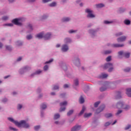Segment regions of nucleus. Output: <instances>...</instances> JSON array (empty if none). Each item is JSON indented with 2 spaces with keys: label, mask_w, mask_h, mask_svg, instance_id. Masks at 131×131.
<instances>
[{
  "label": "nucleus",
  "mask_w": 131,
  "mask_h": 131,
  "mask_svg": "<svg viewBox=\"0 0 131 131\" xmlns=\"http://www.w3.org/2000/svg\"><path fill=\"white\" fill-rule=\"evenodd\" d=\"M8 120H9V121H11V122L15 123V125H17L18 127H24L25 128H29V124H28V123H27L26 121L25 120H21L20 121V122H18L17 121L14 120V119L12 118H8Z\"/></svg>",
  "instance_id": "obj_1"
},
{
  "label": "nucleus",
  "mask_w": 131,
  "mask_h": 131,
  "mask_svg": "<svg viewBox=\"0 0 131 131\" xmlns=\"http://www.w3.org/2000/svg\"><path fill=\"white\" fill-rule=\"evenodd\" d=\"M107 68H109L108 72H111L113 70V64H112V63L105 64L103 67V69H107Z\"/></svg>",
  "instance_id": "obj_2"
},
{
  "label": "nucleus",
  "mask_w": 131,
  "mask_h": 131,
  "mask_svg": "<svg viewBox=\"0 0 131 131\" xmlns=\"http://www.w3.org/2000/svg\"><path fill=\"white\" fill-rule=\"evenodd\" d=\"M85 12L88 13V15L87 17H88L89 18H95V15L93 14V11L91 10V9H86L85 10Z\"/></svg>",
  "instance_id": "obj_3"
},
{
  "label": "nucleus",
  "mask_w": 131,
  "mask_h": 131,
  "mask_svg": "<svg viewBox=\"0 0 131 131\" xmlns=\"http://www.w3.org/2000/svg\"><path fill=\"white\" fill-rule=\"evenodd\" d=\"M104 109H105V105L102 104L96 110V114H99V113L102 112Z\"/></svg>",
  "instance_id": "obj_4"
},
{
  "label": "nucleus",
  "mask_w": 131,
  "mask_h": 131,
  "mask_svg": "<svg viewBox=\"0 0 131 131\" xmlns=\"http://www.w3.org/2000/svg\"><path fill=\"white\" fill-rule=\"evenodd\" d=\"M119 55L121 56V55H124V57L126 58H129L130 53H123V51H120L118 52Z\"/></svg>",
  "instance_id": "obj_5"
},
{
  "label": "nucleus",
  "mask_w": 131,
  "mask_h": 131,
  "mask_svg": "<svg viewBox=\"0 0 131 131\" xmlns=\"http://www.w3.org/2000/svg\"><path fill=\"white\" fill-rule=\"evenodd\" d=\"M126 39V37L125 36H123L121 37H119L117 39L118 42H122V41H125Z\"/></svg>",
  "instance_id": "obj_6"
},
{
  "label": "nucleus",
  "mask_w": 131,
  "mask_h": 131,
  "mask_svg": "<svg viewBox=\"0 0 131 131\" xmlns=\"http://www.w3.org/2000/svg\"><path fill=\"white\" fill-rule=\"evenodd\" d=\"M124 105V104H123V102H118L117 104V108H118V109H123Z\"/></svg>",
  "instance_id": "obj_7"
},
{
  "label": "nucleus",
  "mask_w": 131,
  "mask_h": 131,
  "mask_svg": "<svg viewBox=\"0 0 131 131\" xmlns=\"http://www.w3.org/2000/svg\"><path fill=\"white\" fill-rule=\"evenodd\" d=\"M12 22L15 25H21V23H19V20L17 18L13 19Z\"/></svg>",
  "instance_id": "obj_8"
},
{
  "label": "nucleus",
  "mask_w": 131,
  "mask_h": 131,
  "mask_svg": "<svg viewBox=\"0 0 131 131\" xmlns=\"http://www.w3.org/2000/svg\"><path fill=\"white\" fill-rule=\"evenodd\" d=\"M69 48L68 46L66 45H63L62 47L61 48V51H62V52H67L69 50Z\"/></svg>",
  "instance_id": "obj_9"
},
{
  "label": "nucleus",
  "mask_w": 131,
  "mask_h": 131,
  "mask_svg": "<svg viewBox=\"0 0 131 131\" xmlns=\"http://www.w3.org/2000/svg\"><path fill=\"white\" fill-rule=\"evenodd\" d=\"M81 127L80 126H79V125L75 126H74V127L72 128L71 130H72V131L79 130V129H80Z\"/></svg>",
  "instance_id": "obj_10"
},
{
  "label": "nucleus",
  "mask_w": 131,
  "mask_h": 131,
  "mask_svg": "<svg viewBox=\"0 0 131 131\" xmlns=\"http://www.w3.org/2000/svg\"><path fill=\"white\" fill-rule=\"evenodd\" d=\"M124 45L123 44H118V43H116V44H113L112 46L113 48H121L123 47Z\"/></svg>",
  "instance_id": "obj_11"
},
{
  "label": "nucleus",
  "mask_w": 131,
  "mask_h": 131,
  "mask_svg": "<svg viewBox=\"0 0 131 131\" xmlns=\"http://www.w3.org/2000/svg\"><path fill=\"white\" fill-rule=\"evenodd\" d=\"M126 94L128 97H131V88H128L126 90Z\"/></svg>",
  "instance_id": "obj_12"
},
{
  "label": "nucleus",
  "mask_w": 131,
  "mask_h": 131,
  "mask_svg": "<svg viewBox=\"0 0 131 131\" xmlns=\"http://www.w3.org/2000/svg\"><path fill=\"white\" fill-rule=\"evenodd\" d=\"M51 33H48L47 34H46L43 37L45 38V39H49L51 38Z\"/></svg>",
  "instance_id": "obj_13"
},
{
  "label": "nucleus",
  "mask_w": 131,
  "mask_h": 131,
  "mask_svg": "<svg viewBox=\"0 0 131 131\" xmlns=\"http://www.w3.org/2000/svg\"><path fill=\"white\" fill-rule=\"evenodd\" d=\"M108 89V87L107 86H103V87H101L100 88V92H105Z\"/></svg>",
  "instance_id": "obj_14"
},
{
  "label": "nucleus",
  "mask_w": 131,
  "mask_h": 131,
  "mask_svg": "<svg viewBox=\"0 0 131 131\" xmlns=\"http://www.w3.org/2000/svg\"><path fill=\"white\" fill-rule=\"evenodd\" d=\"M85 111V107L84 106H82V110L81 111V112H80V113L79 114V115H82V114H83V113H84V111Z\"/></svg>",
  "instance_id": "obj_15"
},
{
  "label": "nucleus",
  "mask_w": 131,
  "mask_h": 131,
  "mask_svg": "<svg viewBox=\"0 0 131 131\" xmlns=\"http://www.w3.org/2000/svg\"><path fill=\"white\" fill-rule=\"evenodd\" d=\"M36 37L37 38H39V39L42 38V37H43V33H39V34H37L36 35Z\"/></svg>",
  "instance_id": "obj_16"
},
{
  "label": "nucleus",
  "mask_w": 131,
  "mask_h": 131,
  "mask_svg": "<svg viewBox=\"0 0 131 131\" xmlns=\"http://www.w3.org/2000/svg\"><path fill=\"white\" fill-rule=\"evenodd\" d=\"M92 113H85L84 115V118H88V117H90V116H92Z\"/></svg>",
  "instance_id": "obj_17"
},
{
  "label": "nucleus",
  "mask_w": 131,
  "mask_h": 131,
  "mask_svg": "<svg viewBox=\"0 0 131 131\" xmlns=\"http://www.w3.org/2000/svg\"><path fill=\"white\" fill-rule=\"evenodd\" d=\"M104 5L103 4H96V7L98 9H99L100 8H103V7H104Z\"/></svg>",
  "instance_id": "obj_18"
},
{
  "label": "nucleus",
  "mask_w": 131,
  "mask_h": 131,
  "mask_svg": "<svg viewBox=\"0 0 131 131\" xmlns=\"http://www.w3.org/2000/svg\"><path fill=\"white\" fill-rule=\"evenodd\" d=\"M106 77H108L107 74H102L101 76H100V78H106Z\"/></svg>",
  "instance_id": "obj_19"
},
{
  "label": "nucleus",
  "mask_w": 131,
  "mask_h": 131,
  "mask_svg": "<svg viewBox=\"0 0 131 131\" xmlns=\"http://www.w3.org/2000/svg\"><path fill=\"white\" fill-rule=\"evenodd\" d=\"M70 20V18L69 17H64L62 18V22H68V21Z\"/></svg>",
  "instance_id": "obj_20"
},
{
  "label": "nucleus",
  "mask_w": 131,
  "mask_h": 131,
  "mask_svg": "<svg viewBox=\"0 0 131 131\" xmlns=\"http://www.w3.org/2000/svg\"><path fill=\"white\" fill-rule=\"evenodd\" d=\"M113 115L111 113L106 114L105 115V117L106 118H110V117H112Z\"/></svg>",
  "instance_id": "obj_21"
},
{
  "label": "nucleus",
  "mask_w": 131,
  "mask_h": 131,
  "mask_svg": "<svg viewBox=\"0 0 131 131\" xmlns=\"http://www.w3.org/2000/svg\"><path fill=\"white\" fill-rule=\"evenodd\" d=\"M79 102L80 104H83V103H84V99L82 96H81L79 99Z\"/></svg>",
  "instance_id": "obj_22"
},
{
  "label": "nucleus",
  "mask_w": 131,
  "mask_h": 131,
  "mask_svg": "<svg viewBox=\"0 0 131 131\" xmlns=\"http://www.w3.org/2000/svg\"><path fill=\"white\" fill-rule=\"evenodd\" d=\"M68 104L67 101H64L60 103V106L62 107V106H66Z\"/></svg>",
  "instance_id": "obj_23"
},
{
  "label": "nucleus",
  "mask_w": 131,
  "mask_h": 131,
  "mask_svg": "<svg viewBox=\"0 0 131 131\" xmlns=\"http://www.w3.org/2000/svg\"><path fill=\"white\" fill-rule=\"evenodd\" d=\"M129 108H130V106H129V105H124V106L123 107V109H124L125 110H128V109H129Z\"/></svg>",
  "instance_id": "obj_24"
},
{
  "label": "nucleus",
  "mask_w": 131,
  "mask_h": 131,
  "mask_svg": "<svg viewBox=\"0 0 131 131\" xmlns=\"http://www.w3.org/2000/svg\"><path fill=\"white\" fill-rule=\"evenodd\" d=\"M58 118H60V114H56L54 115V119L56 120V119H58Z\"/></svg>",
  "instance_id": "obj_25"
},
{
  "label": "nucleus",
  "mask_w": 131,
  "mask_h": 131,
  "mask_svg": "<svg viewBox=\"0 0 131 131\" xmlns=\"http://www.w3.org/2000/svg\"><path fill=\"white\" fill-rule=\"evenodd\" d=\"M74 63L75 64V65H76L77 66H78V65H79V64H80V63L79 62V59H77L76 60H75L74 61Z\"/></svg>",
  "instance_id": "obj_26"
},
{
  "label": "nucleus",
  "mask_w": 131,
  "mask_h": 131,
  "mask_svg": "<svg viewBox=\"0 0 131 131\" xmlns=\"http://www.w3.org/2000/svg\"><path fill=\"white\" fill-rule=\"evenodd\" d=\"M71 41V40L69 38H67L64 39V42L66 43H68V42H70Z\"/></svg>",
  "instance_id": "obj_27"
},
{
  "label": "nucleus",
  "mask_w": 131,
  "mask_h": 131,
  "mask_svg": "<svg viewBox=\"0 0 131 131\" xmlns=\"http://www.w3.org/2000/svg\"><path fill=\"white\" fill-rule=\"evenodd\" d=\"M57 5V3L56 2H53L52 3H51L49 4L50 7H56Z\"/></svg>",
  "instance_id": "obj_28"
},
{
  "label": "nucleus",
  "mask_w": 131,
  "mask_h": 131,
  "mask_svg": "<svg viewBox=\"0 0 131 131\" xmlns=\"http://www.w3.org/2000/svg\"><path fill=\"white\" fill-rule=\"evenodd\" d=\"M100 101H97V102H95L94 103V107L95 108H97V107H98L99 106V105L100 104Z\"/></svg>",
  "instance_id": "obj_29"
},
{
  "label": "nucleus",
  "mask_w": 131,
  "mask_h": 131,
  "mask_svg": "<svg viewBox=\"0 0 131 131\" xmlns=\"http://www.w3.org/2000/svg\"><path fill=\"white\" fill-rule=\"evenodd\" d=\"M41 108L42 110L46 109V108H47V104L45 103H42V105H41Z\"/></svg>",
  "instance_id": "obj_30"
},
{
  "label": "nucleus",
  "mask_w": 131,
  "mask_h": 131,
  "mask_svg": "<svg viewBox=\"0 0 131 131\" xmlns=\"http://www.w3.org/2000/svg\"><path fill=\"white\" fill-rule=\"evenodd\" d=\"M124 23L126 24V25H129V24H130V21L127 19L124 20Z\"/></svg>",
  "instance_id": "obj_31"
},
{
  "label": "nucleus",
  "mask_w": 131,
  "mask_h": 131,
  "mask_svg": "<svg viewBox=\"0 0 131 131\" xmlns=\"http://www.w3.org/2000/svg\"><path fill=\"white\" fill-rule=\"evenodd\" d=\"M74 111L73 110H70L68 113H67V115L68 116H70V115H71V114H72L73 113Z\"/></svg>",
  "instance_id": "obj_32"
},
{
  "label": "nucleus",
  "mask_w": 131,
  "mask_h": 131,
  "mask_svg": "<svg viewBox=\"0 0 131 131\" xmlns=\"http://www.w3.org/2000/svg\"><path fill=\"white\" fill-rule=\"evenodd\" d=\"M120 98H121V93H120V92H118V94H117L116 98L117 99H120Z\"/></svg>",
  "instance_id": "obj_33"
},
{
  "label": "nucleus",
  "mask_w": 131,
  "mask_h": 131,
  "mask_svg": "<svg viewBox=\"0 0 131 131\" xmlns=\"http://www.w3.org/2000/svg\"><path fill=\"white\" fill-rule=\"evenodd\" d=\"M111 50H107L104 52L105 55H108L109 54H111Z\"/></svg>",
  "instance_id": "obj_34"
},
{
  "label": "nucleus",
  "mask_w": 131,
  "mask_h": 131,
  "mask_svg": "<svg viewBox=\"0 0 131 131\" xmlns=\"http://www.w3.org/2000/svg\"><path fill=\"white\" fill-rule=\"evenodd\" d=\"M104 24H111V23H113V21H108V20H105V21H104Z\"/></svg>",
  "instance_id": "obj_35"
},
{
  "label": "nucleus",
  "mask_w": 131,
  "mask_h": 131,
  "mask_svg": "<svg viewBox=\"0 0 131 131\" xmlns=\"http://www.w3.org/2000/svg\"><path fill=\"white\" fill-rule=\"evenodd\" d=\"M106 62H110L111 61V56H108L106 59Z\"/></svg>",
  "instance_id": "obj_36"
},
{
  "label": "nucleus",
  "mask_w": 131,
  "mask_h": 131,
  "mask_svg": "<svg viewBox=\"0 0 131 131\" xmlns=\"http://www.w3.org/2000/svg\"><path fill=\"white\" fill-rule=\"evenodd\" d=\"M74 83L76 86H77L78 85V79H75L74 81Z\"/></svg>",
  "instance_id": "obj_37"
},
{
  "label": "nucleus",
  "mask_w": 131,
  "mask_h": 131,
  "mask_svg": "<svg viewBox=\"0 0 131 131\" xmlns=\"http://www.w3.org/2000/svg\"><path fill=\"white\" fill-rule=\"evenodd\" d=\"M122 34H123V33L121 32H119L117 34H116V36H120V35H122Z\"/></svg>",
  "instance_id": "obj_38"
},
{
  "label": "nucleus",
  "mask_w": 131,
  "mask_h": 131,
  "mask_svg": "<svg viewBox=\"0 0 131 131\" xmlns=\"http://www.w3.org/2000/svg\"><path fill=\"white\" fill-rule=\"evenodd\" d=\"M48 69H49V66H48V65L45 66V67H43V70H45V71H47Z\"/></svg>",
  "instance_id": "obj_39"
},
{
  "label": "nucleus",
  "mask_w": 131,
  "mask_h": 131,
  "mask_svg": "<svg viewBox=\"0 0 131 131\" xmlns=\"http://www.w3.org/2000/svg\"><path fill=\"white\" fill-rule=\"evenodd\" d=\"M40 128V126L37 125L34 127V129L35 130H38V129H39Z\"/></svg>",
  "instance_id": "obj_40"
},
{
  "label": "nucleus",
  "mask_w": 131,
  "mask_h": 131,
  "mask_svg": "<svg viewBox=\"0 0 131 131\" xmlns=\"http://www.w3.org/2000/svg\"><path fill=\"white\" fill-rule=\"evenodd\" d=\"M53 61H54V60L53 59H51L49 61H46L45 62V64H49V63H52V62H53Z\"/></svg>",
  "instance_id": "obj_41"
},
{
  "label": "nucleus",
  "mask_w": 131,
  "mask_h": 131,
  "mask_svg": "<svg viewBox=\"0 0 131 131\" xmlns=\"http://www.w3.org/2000/svg\"><path fill=\"white\" fill-rule=\"evenodd\" d=\"M124 71H125V72H129V71H130V68H127V69H124Z\"/></svg>",
  "instance_id": "obj_42"
},
{
  "label": "nucleus",
  "mask_w": 131,
  "mask_h": 131,
  "mask_svg": "<svg viewBox=\"0 0 131 131\" xmlns=\"http://www.w3.org/2000/svg\"><path fill=\"white\" fill-rule=\"evenodd\" d=\"M66 110V107H61L59 110V112H62V111H65Z\"/></svg>",
  "instance_id": "obj_43"
},
{
  "label": "nucleus",
  "mask_w": 131,
  "mask_h": 131,
  "mask_svg": "<svg viewBox=\"0 0 131 131\" xmlns=\"http://www.w3.org/2000/svg\"><path fill=\"white\" fill-rule=\"evenodd\" d=\"M8 19H9V17L8 16H3L2 17V20H8Z\"/></svg>",
  "instance_id": "obj_44"
},
{
  "label": "nucleus",
  "mask_w": 131,
  "mask_h": 131,
  "mask_svg": "<svg viewBox=\"0 0 131 131\" xmlns=\"http://www.w3.org/2000/svg\"><path fill=\"white\" fill-rule=\"evenodd\" d=\"M28 27L29 29H30V30H33L32 26L31 24H29L28 26Z\"/></svg>",
  "instance_id": "obj_45"
},
{
  "label": "nucleus",
  "mask_w": 131,
  "mask_h": 131,
  "mask_svg": "<svg viewBox=\"0 0 131 131\" xmlns=\"http://www.w3.org/2000/svg\"><path fill=\"white\" fill-rule=\"evenodd\" d=\"M53 90L54 91H55V90H59V86L55 85V86L53 87Z\"/></svg>",
  "instance_id": "obj_46"
},
{
  "label": "nucleus",
  "mask_w": 131,
  "mask_h": 131,
  "mask_svg": "<svg viewBox=\"0 0 131 131\" xmlns=\"http://www.w3.org/2000/svg\"><path fill=\"white\" fill-rule=\"evenodd\" d=\"M32 38V36L31 35H29L27 36V39H31Z\"/></svg>",
  "instance_id": "obj_47"
},
{
  "label": "nucleus",
  "mask_w": 131,
  "mask_h": 131,
  "mask_svg": "<svg viewBox=\"0 0 131 131\" xmlns=\"http://www.w3.org/2000/svg\"><path fill=\"white\" fill-rule=\"evenodd\" d=\"M6 50L11 51L12 50V47H11V46H6Z\"/></svg>",
  "instance_id": "obj_48"
},
{
  "label": "nucleus",
  "mask_w": 131,
  "mask_h": 131,
  "mask_svg": "<svg viewBox=\"0 0 131 131\" xmlns=\"http://www.w3.org/2000/svg\"><path fill=\"white\" fill-rule=\"evenodd\" d=\"M122 113V110H119L117 113L116 114V115H119V114H120V113Z\"/></svg>",
  "instance_id": "obj_49"
},
{
  "label": "nucleus",
  "mask_w": 131,
  "mask_h": 131,
  "mask_svg": "<svg viewBox=\"0 0 131 131\" xmlns=\"http://www.w3.org/2000/svg\"><path fill=\"white\" fill-rule=\"evenodd\" d=\"M10 130L17 131V129L13 128L12 127H9Z\"/></svg>",
  "instance_id": "obj_50"
},
{
  "label": "nucleus",
  "mask_w": 131,
  "mask_h": 131,
  "mask_svg": "<svg viewBox=\"0 0 131 131\" xmlns=\"http://www.w3.org/2000/svg\"><path fill=\"white\" fill-rule=\"evenodd\" d=\"M4 26H13V24H6L5 25H4Z\"/></svg>",
  "instance_id": "obj_51"
},
{
  "label": "nucleus",
  "mask_w": 131,
  "mask_h": 131,
  "mask_svg": "<svg viewBox=\"0 0 131 131\" xmlns=\"http://www.w3.org/2000/svg\"><path fill=\"white\" fill-rule=\"evenodd\" d=\"M110 124H111V123H110L109 122H107L105 124V126H108L110 125Z\"/></svg>",
  "instance_id": "obj_52"
},
{
  "label": "nucleus",
  "mask_w": 131,
  "mask_h": 131,
  "mask_svg": "<svg viewBox=\"0 0 131 131\" xmlns=\"http://www.w3.org/2000/svg\"><path fill=\"white\" fill-rule=\"evenodd\" d=\"M42 2L44 3H49V2L52 1V0H42Z\"/></svg>",
  "instance_id": "obj_53"
},
{
  "label": "nucleus",
  "mask_w": 131,
  "mask_h": 131,
  "mask_svg": "<svg viewBox=\"0 0 131 131\" xmlns=\"http://www.w3.org/2000/svg\"><path fill=\"white\" fill-rule=\"evenodd\" d=\"M69 33H74V32H76V31L71 30H70L69 31Z\"/></svg>",
  "instance_id": "obj_54"
},
{
  "label": "nucleus",
  "mask_w": 131,
  "mask_h": 131,
  "mask_svg": "<svg viewBox=\"0 0 131 131\" xmlns=\"http://www.w3.org/2000/svg\"><path fill=\"white\" fill-rule=\"evenodd\" d=\"M21 108H22V105H21V104H18V106H17V109L20 110V109H21Z\"/></svg>",
  "instance_id": "obj_55"
},
{
  "label": "nucleus",
  "mask_w": 131,
  "mask_h": 131,
  "mask_svg": "<svg viewBox=\"0 0 131 131\" xmlns=\"http://www.w3.org/2000/svg\"><path fill=\"white\" fill-rule=\"evenodd\" d=\"M130 125H128L127 127L125 128V129L126 130L127 129H129V128H130Z\"/></svg>",
  "instance_id": "obj_56"
},
{
  "label": "nucleus",
  "mask_w": 131,
  "mask_h": 131,
  "mask_svg": "<svg viewBox=\"0 0 131 131\" xmlns=\"http://www.w3.org/2000/svg\"><path fill=\"white\" fill-rule=\"evenodd\" d=\"M39 73H41V71L38 70L36 72L35 74H39Z\"/></svg>",
  "instance_id": "obj_57"
},
{
  "label": "nucleus",
  "mask_w": 131,
  "mask_h": 131,
  "mask_svg": "<svg viewBox=\"0 0 131 131\" xmlns=\"http://www.w3.org/2000/svg\"><path fill=\"white\" fill-rule=\"evenodd\" d=\"M89 31L90 33H92V34H93V33H95V31H94V30H90Z\"/></svg>",
  "instance_id": "obj_58"
},
{
  "label": "nucleus",
  "mask_w": 131,
  "mask_h": 131,
  "mask_svg": "<svg viewBox=\"0 0 131 131\" xmlns=\"http://www.w3.org/2000/svg\"><path fill=\"white\" fill-rule=\"evenodd\" d=\"M69 86H68V84H66L63 85V88H64V89H67V88H68Z\"/></svg>",
  "instance_id": "obj_59"
},
{
  "label": "nucleus",
  "mask_w": 131,
  "mask_h": 131,
  "mask_svg": "<svg viewBox=\"0 0 131 131\" xmlns=\"http://www.w3.org/2000/svg\"><path fill=\"white\" fill-rule=\"evenodd\" d=\"M22 60V57H19L18 58H17V61L19 62V61H21Z\"/></svg>",
  "instance_id": "obj_60"
},
{
  "label": "nucleus",
  "mask_w": 131,
  "mask_h": 131,
  "mask_svg": "<svg viewBox=\"0 0 131 131\" xmlns=\"http://www.w3.org/2000/svg\"><path fill=\"white\" fill-rule=\"evenodd\" d=\"M36 0H28V1L29 2V3H34Z\"/></svg>",
  "instance_id": "obj_61"
},
{
  "label": "nucleus",
  "mask_w": 131,
  "mask_h": 131,
  "mask_svg": "<svg viewBox=\"0 0 131 131\" xmlns=\"http://www.w3.org/2000/svg\"><path fill=\"white\" fill-rule=\"evenodd\" d=\"M64 96H65V94H64V93L61 94L60 95V97H61V98H63V97H64Z\"/></svg>",
  "instance_id": "obj_62"
},
{
  "label": "nucleus",
  "mask_w": 131,
  "mask_h": 131,
  "mask_svg": "<svg viewBox=\"0 0 131 131\" xmlns=\"http://www.w3.org/2000/svg\"><path fill=\"white\" fill-rule=\"evenodd\" d=\"M47 15H44V16L42 17V19H47Z\"/></svg>",
  "instance_id": "obj_63"
},
{
  "label": "nucleus",
  "mask_w": 131,
  "mask_h": 131,
  "mask_svg": "<svg viewBox=\"0 0 131 131\" xmlns=\"http://www.w3.org/2000/svg\"><path fill=\"white\" fill-rule=\"evenodd\" d=\"M7 98H5L3 100V102H7Z\"/></svg>",
  "instance_id": "obj_64"
}]
</instances>
